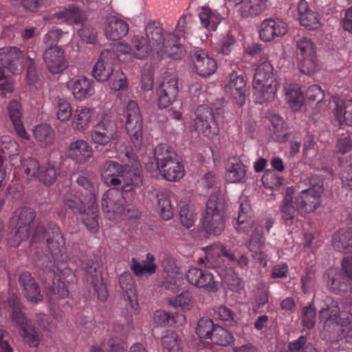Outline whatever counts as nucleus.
Wrapping results in <instances>:
<instances>
[{
	"label": "nucleus",
	"instance_id": "f257e3e1",
	"mask_svg": "<svg viewBox=\"0 0 352 352\" xmlns=\"http://www.w3.org/2000/svg\"><path fill=\"white\" fill-rule=\"evenodd\" d=\"M166 41L161 24L150 21L145 26L144 32L135 34L131 38V45L120 42L114 45L113 50H103L99 60L93 68L92 75L98 81L109 79L113 73V65L125 56L123 60L130 61L133 58L140 60L147 58L152 52L159 54Z\"/></svg>",
	"mask_w": 352,
	"mask_h": 352
},
{
	"label": "nucleus",
	"instance_id": "f03ea898",
	"mask_svg": "<svg viewBox=\"0 0 352 352\" xmlns=\"http://www.w3.org/2000/svg\"><path fill=\"white\" fill-rule=\"evenodd\" d=\"M122 166L113 160L105 162L101 168V178L108 186H112L102 196L101 206L104 212L120 214L124 210L126 195L142 182L140 172L127 171Z\"/></svg>",
	"mask_w": 352,
	"mask_h": 352
},
{
	"label": "nucleus",
	"instance_id": "7ed1b4c3",
	"mask_svg": "<svg viewBox=\"0 0 352 352\" xmlns=\"http://www.w3.org/2000/svg\"><path fill=\"white\" fill-rule=\"evenodd\" d=\"M146 168L158 171L167 181L176 182L184 175V169L175 151L168 145L159 144L154 148V157H148Z\"/></svg>",
	"mask_w": 352,
	"mask_h": 352
},
{
	"label": "nucleus",
	"instance_id": "20e7f679",
	"mask_svg": "<svg viewBox=\"0 0 352 352\" xmlns=\"http://www.w3.org/2000/svg\"><path fill=\"white\" fill-rule=\"evenodd\" d=\"M226 200L221 192L212 193L202 213L201 228L207 235L218 236L226 227Z\"/></svg>",
	"mask_w": 352,
	"mask_h": 352
},
{
	"label": "nucleus",
	"instance_id": "39448f33",
	"mask_svg": "<svg viewBox=\"0 0 352 352\" xmlns=\"http://www.w3.org/2000/svg\"><path fill=\"white\" fill-rule=\"evenodd\" d=\"M22 68L21 51L16 47L0 49V88H12L14 80L11 74Z\"/></svg>",
	"mask_w": 352,
	"mask_h": 352
},
{
	"label": "nucleus",
	"instance_id": "423d86ee",
	"mask_svg": "<svg viewBox=\"0 0 352 352\" xmlns=\"http://www.w3.org/2000/svg\"><path fill=\"white\" fill-rule=\"evenodd\" d=\"M9 304L12 309V322L16 326L19 327L21 336L30 346H37L40 342L39 335L27 319L23 311V307L21 302L17 298H11Z\"/></svg>",
	"mask_w": 352,
	"mask_h": 352
},
{
	"label": "nucleus",
	"instance_id": "0eeeda50",
	"mask_svg": "<svg viewBox=\"0 0 352 352\" xmlns=\"http://www.w3.org/2000/svg\"><path fill=\"white\" fill-rule=\"evenodd\" d=\"M311 186L302 190L294 197V204L298 206L301 212L310 213L314 212L320 204V196L322 193L323 182L318 178L312 177L310 180Z\"/></svg>",
	"mask_w": 352,
	"mask_h": 352
},
{
	"label": "nucleus",
	"instance_id": "6e6552de",
	"mask_svg": "<svg viewBox=\"0 0 352 352\" xmlns=\"http://www.w3.org/2000/svg\"><path fill=\"white\" fill-rule=\"evenodd\" d=\"M126 129L133 146L138 150L142 143V121L138 103L130 100L126 107Z\"/></svg>",
	"mask_w": 352,
	"mask_h": 352
},
{
	"label": "nucleus",
	"instance_id": "1a4fd4ad",
	"mask_svg": "<svg viewBox=\"0 0 352 352\" xmlns=\"http://www.w3.org/2000/svg\"><path fill=\"white\" fill-rule=\"evenodd\" d=\"M35 217L34 210L28 207H23L14 212L11 222L15 224V238L19 243L29 238Z\"/></svg>",
	"mask_w": 352,
	"mask_h": 352
},
{
	"label": "nucleus",
	"instance_id": "9d476101",
	"mask_svg": "<svg viewBox=\"0 0 352 352\" xmlns=\"http://www.w3.org/2000/svg\"><path fill=\"white\" fill-rule=\"evenodd\" d=\"M52 19L67 23L74 22L76 24H80L81 28L78 30V34L80 37L82 43H88V29L86 25V14L78 8L69 6L67 8H64L63 10L55 13Z\"/></svg>",
	"mask_w": 352,
	"mask_h": 352
},
{
	"label": "nucleus",
	"instance_id": "9b49d317",
	"mask_svg": "<svg viewBox=\"0 0 352 352\" xmlns=\"http://www.w3.org/2000/svg\"><path fill=\"white\" fill-rule=\"evenodd\" d=\"M195 124L200 128L202 133L208 137H212L219 132L217 124L214 122V114L212 108L207 104L199 105L195 110Z\"/></svg>",
	"mask_w": 352,
	"mask_h": 352
},
{
	"label": "nucleus",
	"instance_id": "f8f14e48",
	"mask_svg": "<svg viewBox=\"0 0 352 352\" xmlns=\"http://www.w3.org/2000/svg\"><path fill=\"white\" fill-rule=\"evenodd\" d=\"M287 32V25L280 19H267L260 25L259 37L265 42L275 40Z\"/></svg>",
	"mask_w": 352,
	"mask_h": 352
},
{
	"label": "nucleus",
	"instance_id": "ddd939ff",
	"mask_svg": "<svg viewBox=\"0 0 352 352\" xmlns=\"http://www.w3.org/2000/svg\"><path fill=\"white\" fill-rule=\"evenodd\" d=\"M18 283L23 296L29 302L36 304L42 301L40 286L29 272L19 274Z\"/></svg>",
	"mask_w": 352,
	"mask_h": 352
},
{
	"label": "nucleus",
	"instance_id": "4468645a",
	"mask_svg": "<svg viewBox=\"0 0 352 352\" xmlns=\"http://www.w3.org/2000/svg\"><path fill=\"white\" fill-rule=\"evenodd\" d=\"M263 234V228L256 226L250 235V240L246 243V247L252 253V258L265 266L267 264V255L265 252V239Z\"/></svg>",
	"mask_w": 352,
	"mask_h": 352
},
{
	"label": "nucleus",
	"instance_id": "2eb2a0df",
	"mask_svg": "<svg viewBox=\"0 0 352 352\" xmlns=\"http://www.w3.org/2000/svg\"><path fill=\"white\" fill-rule=\"evenodd\" d=\"M298 20L302 26L308 30L319 29L321 25L320 14L311 10L308 3L305 0H300L297 4Z\"/></svg>",
	"mask_w": 352,
	"mask_h": 352
},
{
	"label": "nucleus",
	"instance_id": "dca6fc26",
	"mask_svg": "<svg viewBox=\"0 0 352 352\" xmlns=\"http://www.w3.org/2000/svg\"><path fill=\"white\" fill-rule=\"evenodd\" d=\"M64 51L58 46H50L43 53V58L48 70L53 74L61 72L67 67L63 57Z\"/></svg>",
	"mask_w": 352,
	"mask_h": 352
},
{
	"label": "nucleus",
	"instance_id": "f3484780",
	"mask_svg": "<svg viewBox=\"0 0 352 352\" xmlns=\"http://www.w3.org/2000/svg\"><path fill=\"white\" fill-rule=\"evenodd\" d=\"M192 61L197 74L201 76H209L213 74L217 68L215 60L210 57L203 50H194Z\"/></svg>",
	"mask_w": 352,
	"mask_h": 352
},
{
	"label": "nucleus",
	"instance_id": "a211bd4d",
	"mask_svg": "<svg viewBox=\"0 0 352 352\" xmlns=\"http://www.w3.org/2000/svg\"><path fill=\"white\" fill-rule=\"evenodd\" d=\"M129 24L116 16H107L104 23L105 36L112 41H118L129 33Z\"/></svg>",
	"mask_w": 352,
	"mask_h": 352
},
{
	"label": "nucleus",
	"instance_id": "6ab92c4d",
	"mask_svg": "<svg viewBox=\"0 0 352 352\" xmlns=\"http://www.w3.org/2000/svg\"><path fill=\"white\" fill-rule=\"evenodd\" d=\"M276 82L272 75V66L265 61L260 64L253 78V88H276Z\"/></svg>",
	"mask_w": 352,
	"mask_h": 352
},
{
	"label": "nucleus",
	"instance_id": "aec40b11",
	"mask_svg": "<svg viewBox=\"0 0 352 352\" xmlns=\"http://www.w3.org/2000/svg\"><path fill=\"white\" fill-rule=\"evenodd\" d=\"M45 232L47 246L54 260H60L65 245V241L60 228L56 225H52L45 230Z\"/></svg>",
	"mask_w": 352,
	"mask_h": 352
},
{
	"label": "nucleus",
	"instance_id": "412c9836",
	"mask_svg": "<svg viewBox=\"0 0 352 352\" xmlns=\"http://www.w3.org/2000/svg\"><path fill=\"white\" fill-rule=\"evenodd\" d=\"M280 217L287 226H291L298 220L301 212L298 206L294 204V197L289 194V189L287 190L286 195L280 206Z\"/></svg>",
	"mask_w": 352,
	"mask_h": 352
},
{
	"label": "nucleus",
	"instance_id": "4be33fe9",
	"mask_svg": "<svg viewBox=\"0 0 352 352\" xmlns=\"http://www.w3.org/2000/svg\"><path fill=\"white\" fill-rule=\"evenodd\" d=\"M235 6L243 17L254 16L265 10L267 6V0H228Z\"/></svg>",
	"mask_w": 352,
	"mask_h": 352
},
{
	"label": "nucleus",
	"instance_id": "5701e85b",
	"mask_svg": "<svg viewBox=\"0 0 352 352\" xmlns=\"http://www.w3.org/2000/svg\"><path fill=\"white\" fill-rule=\"evenodd\" d=\"M183 52L184 47L179 43V38L177 35L173 33H167L164 47L158 54L162 57H170L173 59H177L180 58Z\"/></svg>",
	"mask_w": 352,
	"mask_h": 352
},
{
	"label": "nucleus",
	"instance_id": "b1692460",
	"mask_svg": "<svg viewBox=\"0 0 352 352\" xmlns=\"http://www.w3.org/2000/svg\"><path fill=\"white\" fill-rule=\"evenodd\" d=\"M119 284L125 293V296L127 298L131 308L137 309L138 307V297L131 273L129 272H123L119 277Z\"/></svg>",
	"mask_w": 352,
	"mask_h": 352
},
{
	"label": "nucleus",
	"instance_id": "393cba45",
	"mask_svg": "<svg viewBox=\"0 0 352 352\" xmlns=\"http://www.w3.org/2000/svg\"><path fill=\"white\" fill-rule=\"evenodd\" d=\"M10 119L19 135L24 139L28 140L29 136L23 127L21 118V109L19 102L14 100H12L8 107Z\"/></svg>",
	"mask_w": 352,
	"mask_h": 352
},
{
	"label": "nucleus",
	"instance_id": "a878e982",
	"mask_svg": "<svg viewBox=\"0 0 352 352\" xmlns=\"http://www.w3.org/2000/svg\"><path fill=\"white\" fill-rule=\"evenodd\" d=\"M153 261V256L150 253L146 254V259L143 261L142 263H140L136 258H132L131 269L138 277L151 276L155 272L157 268Z\"/></svg>",
	"mask_w": 352,
	"mask_h": 352
},
{
	"label": "nucleus",
	"instance_id": "bb28decb",
	"mask_svg": "<svg viewBox=\"0 0 352 352\" xmlns=\"http://www.w3.org/2000/svg\"><path fill=\"white\" fill-rule=\"evenodd\" d=\"M199 18L201 25L208 31H215L222 19L217 11L207 7L200 9Z\"/></svg>",
	"mask_w": 352,
	"mask_h": 352
},
{
	"label": "nucleus",
	"instance_id": "cd10ccee",
	"mask_svg": "<svg viewBox=\"0 0 352 352\" xmlns=\"http://www.w3.org/2000/svg\"><path fill=\"white\" fill-rule=\"evenodd\" d=\"M227 179L230 183H244L247 179L246 166L238 159L228 165Z\"/></svg>",
	"mask_w": 352,
	"mask_h": 352
},
{
	"label": "nucleus",
	"instance_id": "c85d7f7f",
	"mask_svg": "<svg viewBox=\"0 0 352 352\" xmlns=\"http://www.w3.org/2000/svg\"><path fill=\"white\" fill-rule=\"evenodd\" d=\"M334 248L340 252L352 251V229L341 230L333 234Z\"/></svg>",
	"mask_w": 352,
	"mask_h": 352
},
{
	"label": "nucleus",
	"instance_id": "c756f323",
	"mask_svg": "<svg viewBox=\"0 0 352 352\" xmlns=\"http://www.w3.org/2000/svg\"><path fill=\"white\" fill-rule=\"evenodd\" d=\"M35 140L42 146H50L55 140L54 129L47 124H42L34 127L33 131Z\"/></svg>",
	"mask_w": 352,
	"mask_h": 352
},
{
	"label": "nucleus",
	"instance_id": "7c9ffc66",
	"mask_svg": "<svg viewBox=\"0 0 352 352\" xmlns=\"http://www.w3.org/2000/svg\"><path fill=\"white\" fill-rule=\"evenodd\" d=\"M336 107L334 113L338 119L344 118V122L349 126H352V98L344 103L342 100H335Z\"/></svg>",
	"mask_w": 352,
	"mask_h": 352
},
{
	"label": "nucleus",
	"instance_id": "2f4dec72",
	"mask_svg": "<svg viewBox=\"0 0 352 352\" xmlns=\"http://www.w3.org/2000/svg\"><path fill=\"white\" fill-rule=\"evenodd\" d=\"M88 144L84 140H77L71 144L68 156L77 162H86L88 157Z\"/></svg>",
	"mask_w": 352,
	"mask_h": 352
},
{
	"label": "nucleus",
	"instance_id": "473e14b6",
	"mask_svg": "<svg viewBox=\"0 0 352 352\" xmlns=\"http://www.w3.org/2000/svg\"><path fill=\"white\" fill-rule=\"evenodd\" d=\"M55 277L56 274L54 270L46 268L43 270L42 278L47 285L52 287L54 292H57L60 298H65L68 295V291L65 288V283L62 281H58L56 288H55Z\"/></svg>",
	"mask_w": 352,
	"mask_h": 352
},
{
	"label": "nucleus",
	"instance_id": "72a5a7b5",
	"mask_svg": "<svg viewBox=\"0 0 352 352\" xmlns=\"http://www.w3.org/2000/svg\"><path fill=\"white\" fill-rule=\"evenodd\" d=\"M340 165L344 169L342 173V186L349 190H352V155L346 158L339 159Z\"/></svg>",
	"mask_w": 352,
	"mask_h": 352
},
{
	"label": "nucleus",
	"instance_id": "f704fd0d",
	"mask_svg": "<svg viewBox=\"0 0 352 352\" xmlns=\"http://www.w3.org/2000/svg\"><path fill=\"white\" fill-rule=\"evenodd\" d=\"M210 340L213 344L226 346L233 343L234 338L230 331L217 324Z\"/></svg>",
	"mask_w": 352,
	"mask_h": 352
},
{
	"label": "nucleus",
	"instance_id": "c9c22d12",
	"mask_svg": "<svg viewBox=\"0 0 352 352\" xmlns=\"http://www.w3.org/2000/svg\"><path fill=\"white\" fill-rule=\"evenodd\" d=\"M217 325L211 319L201 318L197 322L196 333L200 339L210 340Z\"/></svg>",
	"mask_w": 352,
	"mask_h": 352
},
{
	"label": "nucleus",
	"instance_id": "e433bc0d",
	"mask_svg": "<svg viewBox=\"0 0 352 352\" xmlns=\"http://www.w3.org/2000/svg\"><path fill=\"white\" fill-rule=\"evenodd\" d=\"M297 54L301 58L316 54V47L310 38L298 36L296 39Z\"/></svg>",
	"mask_w": 352,
	"mask_h": 352
},
{
	"label": "nucleus",
	"instance_id": "4c0bfd02",
	"mask_svg": "<svg viewBox=\"0 0 352 352\" xmlns=\"http://www.w3.org/2000/svg\"><path fill=\"white\" fill-rule=\"evenodd\" d=\"M94 272L95 274H91V284L93 285L98 298L101 301H104L108 297L107 287L102 281L101 273L97 272L96 267H94Z\"/></svg>",
	"mask_w": 352,
	"mask_h": 352
},
{
	"label": "nucleus",
	"instance_id": "58836bf2",
	"mask_svg": "<svg viewBox=\"0 0 352 352\" xmlns=\"http://www.w3.org/2000/svg\"><path fill=\"white\" fill-rule=\"evenodd\" d=\"M58 173L55 166L52 164H47L40 168L39 173H38V179L45 185L52 184L57 177Z\"/></svg>",
	"mask_w": 352,
	"mask_h": 352
},
{
	"label": "nucleus",
	"instance_id": "ea45409f",
	"mask_svg": "<svg viewBox=\"0 0 352 352\" xmlns=\"http://www.w3.org/2000/svg\"><path fill=\"white\" fill-rule=\"evenodd\" d=\"M261 181L267 188L276 189L283 185L284 178L279 177L273 170L267 169L262 176Z\"/></svg>",
	"mask_w": 352,
	"mask_h": 352
},
{
	"label": "nucleus",
	"instance_id": "a19ab883",
	"mask_svg": "<svg viewBox=\"0 0 352 352\" xmlns=\"http://www.w3.org/2000/svg\"><path fill=\"white\" fill-rule=\"evenodd\" d=\"M220 283L214 280V276L208 270H203V276L199 280L197 287H202L208 292H217Z\"/></svg>",
	"mask_w": 352,
	"mask_h": 352
},
{
	"label": "nucleus",
	"instance_id": "79ce46f5",
	"mask_svg": "<svg viewBox=\"0 0 352 352\" xmlns=\"http://www.w3.org/2000/svg\"><path fill=\"white\" fill-rule=\"evenodd\" d=\"M285 100L294 111H298L304 101L303 94L301 89H287Z\"/></svg>",
	"mask_w": 352,
	"mask_h": 352
},
{
	"label": "nucleus",
	"instance_id": "37998d69",
	"mask_svg": "<svg viewBox=\"0 0 352 352\" xmlns=\"http://www.w3.org/2000/svg\"><path fill=\"white\" fill-rule=\"evenodd\" d=\"M96 195L89 194V212L91 211V220L89 219V232L93 233L98 232L100 228L98 222L99 210L98 205L96 204Z\"/></svg>",
	"mask_w": 352,
	"mask_h": 352
},
{
	"label": "nucleus",
	"instance_id": "c03bdc74",
	"mask_svg": "<svg viewBox=\"0 0 352 352\" xmlns=\"http://www.w3.org/2000/svg\"><path fill=\"white\" fill-rule=\"evenodd\" d=\"M226 88H245L246 80L241 71H232L226 80Z\"/></svg>",
	"mask_w": 352,
	"mask_h": 352
},
{
	"label": "nucleus",
	"instance_id": "a18cd8bd",
	"mask_svg": "<svg viewBox=\"0 0 352 352\" xmlns=\"http://www.w3.org/2000/svg\"><path fill=\"white\" fill-rule=\"evenodd\" d=\"M56 116L61 122H65L70 119L72 114L71 104L65 99L58 98L56 105Z\"/></svg>",
	"mask_w": 352,
	"mask_h": 352
},
{
	"label": "nucleus",
	"instance_id": "49530a36",
	"mask_svg": "<svg viewBox=\"0 0 352 352\" xmlns=\"http://www.w3.org/2000/svg\"><path fill=\"white\" fill-rule=\"evenodd\" d=\"M40 168L38 162L33 158L24 159L21 162L22 171L25 174L28 179L36 177L38 178Z\"/></svg>",
	"mask_w": 352,
	"mask_h": 352
},
{
	"label": "nucleus",
	"instance_id": "de8ad7c7",
	"mask_svg": "<svg viewBox=\"0 0 352 352\" xmlns=\"http://www.w3.org/2000/svg\"><path fill=\"white\" fill-rule=\"evenodd\" d=\"M316 322V311L312 306V304L303 307L302 310V323L303 327L307 329H311L315 326Z\"/></svg>",
	"mask_w": 352,
	"mask_h": 352
},
{
	"label": "nucleus",
	"instance_id": "09e8293b",
	"mask_svg": "<svg viewBox=\"0 0 352 352\" xmlns=\"http://www.w3.org/2000/svg\"><path fill=\"white\" fill-rule=\"evenodd\" d=\"M191 296L189 292L186 291L174 298L169 300V303L175 308H180L182 310H190Z\"/></svg>",
	"mask_w": 352,
	"mask_h": 352
},
{
	"label": "nucleus",
	"instance_id": "8fccbe9b",
	"mask_svg": "<svg viewBox=\"0 0 352 352\" xmlns=\"http://www.w3.org/2000/svg\"><path fill=\"white\" fill-rule=\"evenodd\" d=\"M176 317L183 318L184 316L177 314ZM153 320L155 324L157 325H172L176 322L175 316L173 314L170 316L169 313L162 310H157L155 311L153 315Z\"/></svg>",
	"mask_w": 352,
	"mask_h": 352
},
{
	"label": "nucleus",
	"instance_id": "3c124183",
	"mask_svg": "<svg viewBox=\"0 0 352 352\" xmlns=\"http://www.w3.org/2000/svg\"><path fill=\"white\" fill-rule=\"evenodd\" d=\"M299 68L304 74L311 75L314 74L318 69L316 54L311 56H307V57L300 58Z\"/></svg>",
	"mask_w": 352,
	"mask_h": 352
},
{
	"label": "nucleus",
	"instance_id": "603ef678",
	"mask_svg": "<svg viewBox=\"0 0 352 352\" xmlns=\"http://www.w3.org/2000/svg\"><path fill=\"white\" fill-rule=\"evenodd\" d=\"M177 334L173 331H167L162 338V344L168 352L177 351L179 349Z\"/></svg>",
	"mask_w": 352,
	"mask_h": 352
},
{
	"label": "nucleus",
	"instance_id": "864d4df0",
	"mask_svg": "<svg viewBox=\"0 0 352 352\" xmlns=\"http://www.w3.org/2000/svg\"><path fill=\"white\" fill-rule=\"evenodd\" d=\"M252 215V210L249 201L247 199L242 200L239 205L237 223L241 225L248 222L251 219Z\"/></svg>",
	"mask_w": 352,
	"mask_h": 352
},
{
	"label": "nucleus",
	"instance_id": "5fc2aeb1",
	"mask_svg": "<svg viewBox=\"0 0 352 352\" xmlns=\"http://www.w3.org/2000/svg\"><path fill=\"white\" fill-rule=\"evenodd\" d=\"M178 89H173L172 93H168L166 89H157V104L159 108L167 107L174 100Z\"/></svg>",
	"mask_w": 352,
	"mask_h": 352
},
{
	"label": "nucleus",
	"instance_id": "6e6d98bb",
	"mask_svg": "<svg viewBox=\"0 0 352 352\" xmlns=\"http://www.w3.org/2000/svg\"><path fill=\"white\" fill-rule=\"evenodd\" d=\"M214 314L218 316L221 320L225 322L227 326L232 327L236 324L234 312L226 306L219 307Z\"/></svg>",
	"mask_w": 352,
	"mask_h": 352
},
{
	"label": "nucleus",
	"instance_id": "4d7b16f0",
	"mask_svg": "<svg viewBox=\"0 0 352 352\" xmlns=\"http://www.w3.org/2000/svg\"><path fill=\"white\" fill-rule=\"evenodd\" d=\"M160 88H178V79L172 72H166L159 78Z\"/></svg>",
	"mask_w": 352,
	"mask_h": 352
},
{
	"label": "nucleus",
	"instance_id": "13d9d810",
	"mask_svg": "<svg viewBox=\"0 0 352 352\" xmlns=\"http://www.w3.org/2000/svg\"><path fill=\"white\" fill-rule=\"evenodd\" d=\"M347 280L349 279L344 274L343 272H338L329 278V284L333 289L344 290L347 288Z\"/></svg>",
	"mask_w": 352,
	"mask_h": 352
},
{
	"label": "nucleus",
	"instance_id": "bf43d9fd",
	"mask_svg": "<svg viewBox=\"0 0 352 352\" xmlns=\"http://www.w3.org/2000/svg\"><path fill=\"white\" fill-rule=\"evenodd\" d=\"M64 207L70 209L74 213H78L80 214H85V206L79 198L76 197L65 199Z\"/></svg>",
	"mask_w": 352,
	"mask_h": 352
},
{
	"label": "nucleus",
	"instance_id": "052dcab7",
	"mask_svg": "<svg viewBox=\"0 0 352 352\" xmlns=\"http://www.w3.org/2000/svg\"><path fill=\"white\" fill-rule=\"evenodd\" d=\"M181 223L187 228L192 227L195 221L194 213L186 206H184L179 210Z\"/></svg>",
	"mask_w": 352,
	"mask_h": 352
},
{
	"label": "nucleus",
	"instance_id": "680f3d73",
	"mask_svg": "<svg viewBox=\"0 0 352 352\" xmlns=\"http://www.w3.org/2000/svg\"><path fill=\"white\" fill-rule=\"evenodd\" d=\"M270 136L274 142L278 143L285 142L289 138L285 125L280 128H270Z\"/></svg>",
	"mask_w": 352,
	"mask_h": 352
},
{
	"label": "nucleus",
	"instance_id": "e2e57ef3",
	"mask_svg": "<svg viewBox=\"0 0 352 352\" xmlns=\"http://www.w3.org/2000/svg\"><path fill=\"white\" fill-rule=\"evenodd\" d=\"M352 151V140L349 135L339 138L336 142V153L344 155Z\"/></svg>",
	"mask_w": 352,
	"mask_h": 352
},
{
	"label": "nucleus",
	"instance_id": "0e129e2a",
	"mask_svg": "<svg viewBox=\"0 0 352 352\" xmlns=\"http://www.w3.org/2000/svg\"><path fill=\"white\" fill-rule=\"evenodd\" d=\"M234 43L235 39L234 36L227 34L220 40L217 51L219 53H221L224 55H228Z\"/></svg>",
	"mask_w": 352,
	"mask_h": 352
},
{
	"label": "nucleus",
	"instance_id": "69168bd1",
	"mask_svg": "<svg viewBox=\"0 0 352 352\" xmlns=\"http://www.w3.org/2000/svg\"><path fill=\"white\" fill-rule=\"evenodd\" d=\"M88 125V109H82L73 121V127L81 131L87 129Z\"/></svg>",
	"mask_w": 352,
	"mask_h": 352
},
{
	"label": "nucleus",
	"instance_id": "338daca9",
	"mask_svg": "<svg viewBox=\"0 0 352 352\" xmlns=\"http://www.w3.org/2000/svg\"><path fill=\"white\" fill-rule=\"evenodd\" d=\"M192 15L186 14L179 17L177 24V31L182 34H186L192 26Z\"/></svg>",
	"mask_w": 352,
	"mask_h": 352
},
{
	"label": "nucleus",
	"instance_id": "774afa93",
	"mask_svg": "<svg viewBox=\"0 0 352 352\" xmlns=\"http://www.w3.org/2000/svg\"><path fill=\"white\" fill-rule=\"evenodd\" d=\"M158 206L160 208V214L165 220H168L173 217V208L169 199L165 197L158 199Z\"/></svg>",
	"mask_w": 352,
	"mask_h": 352
}]
</instances>
